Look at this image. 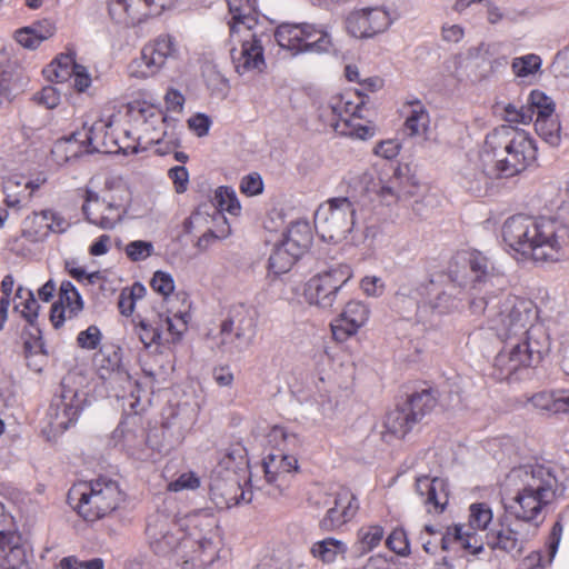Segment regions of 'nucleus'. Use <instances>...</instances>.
I'll use <instances>...</instances> for the list:
<instances>
[{"mask_svg": "<svg viewBox=\"0 0 569 569\" xmlns=\"http://www.w3.org/2000/svg\"><path fill=\"white\" fill-rule=\"evenodd\" d=\"M450 277L456 282L470 283L471 312L485 315L489 328L505 341L493 365L498 379L508 380L519 369L541 360L548 339L542 326L535 323L533 302L505 292V273L487 256L480 251L457 256Z\"/></svg>", "mask_w": 569, "mask_h": 569, "instance_id": "obj_1", "label": "nucleus"}, {"mask_svg": "<svg viewBox=\"0 0 569 569\" xmlns=\"http://www.w3.org/2000/svg\"><path fill=\"white\" fill-rule=\"evenodd\" d=\"M502 238L507 246L538 262H553L569 252V229L557 219L518 214L506 220Z\"/></svg>", "mask_w": 569, "mask_h": 569, "instance_id": "obj_2", "label": "nucleus"}, {"mask_svg": "<svg viewBox=\"0 0 569 569\" xmlns=\"http://www.w3.org/2000/svg\"><path fill=\"white\" fill-rule=\"evenodd\" d=\"M537 148L530 134L512 126H500L487 134L482 157L492 161L498 173L505 178L523 171L536 160Z\"/></svg>", "mask_w": 569, "mask_h": 569, "instance_id": "obj_3", "label": "nucleus"}, {"mask_svg": "<svg viewBox=\"0 0 569 569\" xmlns=\"http://www.w3.org/2000/svg\"><path fill=\"white\" fill-rule=\"evenodd\" d=\"M122 500L118 483L110 479L80 482L68 492L69 505L87 521H96L110 515Z\"/></svg>", "mask_w": 569, "mask_h": 569, "instance_id": "obj_4", "label": "nucleus"}, {"mask_svg": "<svg viewBox=\"0 0 569 569\" xmlns=\"http://www.w3.org/2000/svg\"><path fill=\"white\" fill-rule=\"evenodd\" d=\"M76 375L62 378L51 399L47 418L53 433H62L73 425L88 402V393Z\"/></svg>", "mask_w": 569, "mask_h": 569, "instance_id": "obj_5", "label": "nucleus"}, {"mask_svg": "<svg viewBox=\"0 0 569 569\" xmlns=\"http://www.w3.org/2000/svg\"><path fill=\"white\" fill-rule=\"evenodd\" d=\"M131 193L127 186L118 184L104 197L87 190L82 212L87 221L103 230H112L128 212Z\"/></svg>", "mask_w": 569, "mask_h": 569, "instance_id": "obj_6", "label": "nucleus"}, {"mask_svg": "<svg viewBox=\"0 0 569 569\" xmlns=\"http://www.w3.org/2000/svg\"><path fill=\"white\" fill-rule=\"evenodd\" d=\"M130 114L141 133L138 137L137 144L120 146L124 153H137L138 146L143 141L144 146L142 149H147L151 144L166 143V148H158L156 151L160 154H166L172 147L174 141L168 133V120L163 114L162 110L151 104H140L130 107Z\"/></svg>", "mask_w": 569, "mask_h": 569, "instance_id": "obj_7", "label": "nucleus"}, {"mask_svg": "<svg viewBox=\"0 0 569 569\" xmlns=\"http://www.w3.org/2000/svg\"><path fill=\"white\" fill-rule=\"evenodd\" d=\"M356 204L347 197L327 200L315 213L317 232L325 241H343L356 223Z\"/></svg>", "mask_w": 569, "mask_h": 569, "instance_id": "obj_8", "label": "nucleus"}, {"mask_svg": "<svg viewBox=\"0 0 569 569\" xmlns=\"http://www.w3.org/2000/svg\"><path fill=\"white\" fill-rule=\"evenodd\" d=\"M257 26L231 24L230 37L233 47L230 56L236 71L239 74L261 72L266 67L262 32H258Z\"/></svg>", "mask_w": 569, "mask_h": 569, "instance_id": "obj_9", "label": "nucleus"}, {"mask_svg": "<svg viewBox=\"0 0 569 569\" xmlns=\"http://www.w3.org/2000/svg\"><path fill=\"white\" fill-rule=\"evenodd\" d=\"M179 54L176 39L170 34H160L146 43L140 57L129 63V74L137 79L154 77L168 62L177 60Z\"/></svg>", "mask_w": 569, "mask_h": 569, "instance_id": "obj_10", "label": "nucleus"}, {"mask_svg": "<svg viewBox=\"0 0 569 569\" xmlns=\"http://www.w3.org/2000/svg\"><path fill=\"white\" fill-rule=\"evenodd\" d=\"M363 100L353 103L347 94L332 98L330 104L323 110L322 117L328 118L329 124L340 134L366 140L375 134V127L362 123L360 110Z\"/></svg>", "mask_w": 569, "mask_h": 569, "instance_id": "obj_11", "label": "nucleus"}, {"mask_svg": "<svg viewBox=\"0 0 569 569\" xmlns=\"http://www.w3.org/2000/svg\"><path fill=\"white\" fill-rule=\"evenodd\" d=\"M352 277L348 264H336L313 276L306 284V297L310 303L329 308L336 301L339 290Z\"/></svg>", "mask_w": 569, "mask_h": 569, "instance_id": "obj_12", "label": "nucleus"}, {"mask_svg": "<svg viewBox=\"0 0 569 569\" xmlns=\"http://www.w3.org/2000/svg\"><path fill=\"white\" fill-rule=\"evenodd\" d=\"M537 533L535 526L523 525L513 519L510 522H500L497 528L487 532L486 539L491 549H499L512 556H519Z\"/></svg>", "mask_w": 569, "mask_h": 569, "instance_id": "obj_13", "label": "nucleus"}, {"mask_svg": "<svg viewBox=\"0 0 569 569\" xmlns=\"http://www.w3.org/2000/svg\"><path fill=\"white\" fill-rule=\"evenodd\" d=\"M146 535L154 553L167 556L174 551L182 539V531L166 513H154L148 519Z\"/></svg>", "mask_w": 569, "mask_h": 569, "instance_id": "obj_14", "label": "nucleus"}, {"mask_svg": "<svg viewBox=\"0 0 569 569\" xmlns=\"http://www.w3.org/2000/svg\"><path fill=\"white\" fill-rule=\"evenodd\" d=\"M510 482L518 486L517 490L555 498L557 480L543 466H523L512 469L508 476Z\"/></svg>", "mask_w": 569, "mask_h": 569, "instance_id": "obj_15", "label": "nucleus"}, {"mask_svg": "<svg viewBox=\"0 0 569 569\" xmlns=\"http://www.w3.org/2000/svg\"><path fill=\"white\" fill-rule=\"evenodd\" d=\"M346 30L355 38H371L385 32L391 24L387 10L373 7L351 11L346 18Z\"/></svg>", "mask_w": 569, "mask_h": 569, "instance_id": "obj_16", "label": "nucleus"}, {"mask_svg": "<svg viewBox=\"0 0 569 569\" xmlns=\"http://www.w3.org/2000/svg\"><path fill=\"white\" fill-rule=\"evenodd\" d=\"M325 497L323 506H327L328 510L320 520V527L323 530L337 529L356 516L359 507L355 495L349 489L339 488Z\"/></svg>", "mask_w": 569, "mask_h": 569, "instance_id": "obj_17", "label": "nucleus"}, {"mask_svg": "<svg viewBox=\"0 0 569 569\" xmlns=\"http://www.w3.org/2000/svg\"><path fill=\"white\" fill-rule=\"evenodd\" d=\"M552 500L553 498L517 490L512 500L506 505V510L519 522L535 526V531L538 532L545 520L543 510Z\"/></svg>", "mask_w": 569, "mask_h": 569, "instance_id": "obj_18", "label": "nucleus"}, {"mask_svg": "<svg viewBox=\"0 0 569 569\" xmlns=\"http://www.w3.org/2000/svg\"><path fill=\"white\" fill-rule=\"evenodd\" d=\"M502 178V174L496 171L492 161L486 162L482 157V149L477 159L469 161L460 173V184L471 194L477 197L486 196L491 188L493 180Z\"/></svg>", "mask_w": 569, "mask_h": 569, "instance_id": "obj_19", "label": "nucleus"}, {"mask_svg": "<svg viewBox=\"0 0 569 569\" xmlns=\"http://www.w3.org/2000/svg\"><path fill=\"white\" fill-rule=\"evenodd\" d=\"M221 333L224 337L233 333L234 339L231 341L233 348L237 351L246 350L256 335V319L252 311L244 306L233 307L228 319L221 325Z\"/></svg>", "mask_w": 569, "mask_h": 569, "instance_id": "obj_20", "label": "nucleus"}, {"mask_svg": "<svg viewBox=\"0 0 569 569\" xmlns=\"http://www.w3.org/2000/svg\"><path fill=\"white\" fill-rule=\"evenodd\" d=\"M369 308L361 301H350L340 316L331 323L336 340L345 341L368 321Z\"/></svg>", "mask_w": 569, "mask_h": 569, "instance_id": "obj_21", "label": "nucleus"}, {"mask_svg": "<svg viewBox=\"0 0 569 569\" xmlns=\"http://www.w3.org/2000/svg\"><path fill=\"white\" fill-rule=\"evenodd\" d=\"M416 492L429 513L445 511L449 501L447 480L437 477H419L416 481Z\"/></svg>", "mask_w": 569, "mask_h": 569, "instance_id": "obj_22", "label": "nucleus"}, {"mask_svg": "<svg viewBox=\"0 0 569 569\" xmlns=\"http://www.w3.org/2000/svg\"><path fill=\"white\" fill-rule=\"evenodd\" d=\"M266 479L282 492L289 485L292 472L298 471V460L290 455H269L262 463Z\"/></svg>", "mask_w": 569, "mask_h": 569, "instance_id": "obj_23", "label": "nucleus"}, {"mask_svg": "<svg viewBox=\"0 0 569 569\" xmlns=\"http://www.w3.org/2000/svg\"><path fill=\"white\" fill-rule=\"evenodd\" d=\"M0 569H28L22 537L17 531L0 530Z\"/></svg>", "mask_w": 569, "mask_h": 569, "instance_id": "obj_24", "label": "nucleus"}, {"mask_svg": "<svg viewBox=\"0 0 569 569\" xmlns=\"http://www.w3.org/2000/svg\"><path fill=\"white\" fill-rule=\"evenodd\" d=\"M210 498L219 509H228L240 502H250L251 493L241 489L236 477L227 480L214 479L210 486Z\"/></svg>", "mask_w": 569, "mask_h": 569, "instance_id": "obj_25", "label": "nucleus"}, {"mask_svg": "<svg viewBox=\"0 0 569 569\" xmlns=\"http://www.w3.org/2000/svg\"><path fill=\"white\" fill-rule=\"evenodd\" d=\"M109 13L116 22L126 26L139 23L153 16L148 0H110Z\"/></svg>", "mask_w": 569, "mask_h": 569, "instance_id": "obj_26", "label": "nucleus"}, {"mask_svg": "<svg viewBox=\"0 0 569 569\" xmlns=\"http://www.w3.org/2000/svg\"><path fill=\"white\" fill-rule=\"evenodd\" d=\"M22 74L14 61L0 53V106L11 102L23 91Z\"/></svg>", "mask_w": 569, "mask_h": 569, "instance_id": "obj_27", "label": "nucleus"}, {"mask_svg": "<svg viewBox=\"0 0 569 569\" xmlns=\"http://www.w3.org/2000/svg\"><path fill=\"white\" fill-rule=\"evenodd\" d=\"M59 300L62 307L54 305L51 311V321L56 328H59L64 319L77 316L83 308L81 296L70 281L61 283Z\"/></svg>", "mask_w": 569, "mask_h": 569, "instance_id": "obj_28", "label": "nucleus"}, {"mask_svg": "<svg viewBox=\"0 0 569 569\" xmlns=\"http://www.w3.org/2000/svg\"><path fill=\"white\" fill-rule=\"evenodd\" d=\"M408 167L393 168L392 176L382 182L379 189V194L387 202L409 198L413 194L415 186L408 176Z\"/></svg>", "mask_w": 569, "mask_h": 569, "instance_id": "obj_29", "label": "nucleus"}, {"mask_svg": "<svg viewBox=\"0 0 569 569\" xmlns=\"http://www.w3.org/2000/svg\"><path fill=\"white\" fill-rule=\"evenodd\" d=\"M439 543L443 550H448L451 545H458L460 548L472 555H478L483 550V543L470 528L462 526L448 527L445 533H440Z\"/></svg>", "mask_w": 569, "mask_h": 569, "instance_id": "obj_30", "label": "nucleus"}, {"mask_svg": "<svg viewBox=\"0 0 569 569\" xmlns=\"http://www.w3.org/2000/svg\"><path fill=\"white\" fill-rule=\"evenodd\" d=\"M562 531L561 522L557 521L549 536L547 558L543 557L541 551H533L521 560L518 569H546L552 562L557 553Z\"/></svg>", "mask_w": 569, "mask_h": 569, "instance_id": "obj_31", "label": "nucleus"}, {"mask_svg": "<svg viewBox=\"0 0 569 569\" xmlns=\"http://www.w3.org/2000/svg\"><path fill=\"white\" fill-rule=\"evenodd\" d=\"M312 229L307 220H297L290 223L283 234L282 242L298 256L308 251L312 243Z\"/></svg>", "mask_w": 569, "mask_h": 569, "instance_id": "obj_32", "label": "nucleus"}, {"mask_svg": "<svg viewBox=\"0 0 569 569\" xmlns=\"http://www.w3.org/2000/svg\"><path fill=\"white\" fill-rule=\"evenodd\" d=\"M347 551V545L335 538H326L321 541H317L312 545L310 550L316 559L326 565L333 563L339 558L343 559Z\"/></svg>", "mask_w": 569, "mask_h": 569, "instance_id": "obj_33", "label": "nucleus"}, {"mask_svg": "<svg viewBox=\"0 0 569 569\" xmlns=\"http://www.w3.org/2000/svg\"><path fill=\"white\" fill-rule=\"evenodd\" d=\"M429 124L430 117L425 106L419 101L411 102L405 122V132L409 137H421L427 134Z\"/></svg>", "mask_w": 569, "mask_h": 569, "instance_id": "obj_34", "label": "nucleus"}, {"mask_svg": "<svg viewBox=\"0 0 569 569\" xmlns=\"http://www.w3.org/2000/svg\"><path fill=\"white\" fill-rule=\"evenodd\" d=\"M417 423L436 406V397L429 389L412 393L402 405Z\"/></svg>", "mask_w": 569, "mask_h": 569, "instance_id": "obj_35", "label": "nucleus"}, {"mask_svg": "<svg viewBox=\"0 0 569 569\" xmlns=\"http://www.w3.org/2000/svg\"><path fill=\"white\" fill-rule=\"evenodd\" d=\"M300 258L282 241L274 246L268 261V270L274 276L288 272L295 262Z\"/></svg>", "mask_w": 569, "mask_h": 569, "instance_id": "obj_36", "label": "nucleus"}, {"mask_svg": "<svg viewBox=\"0 0 569 569\" xmlns=\"http://www.w3.org/2000/svg\"><path fill=\"white\" fill-rule=\"evenodd\" d=\"M21 234L30 242H40L48 238L49 231L44 210L34 211L24 218Z\"/></svg>", "mask_w": 569, "mask_h": 569, "instance_id": "obj_37", "label": "nucleus"}, {"mask_svg": "<svg viewBox=\"0 0 569 569\" xmlns=\"http://www.w3.org/2000/svg\"><path fill=\"white\" fill-rule=\"evenodd\" d=\"M231 14V24L257 26L256 0H227Z\"/></svg>", "mask_w": 569, "mask_h": 569, "instance_id": "obj_38", "label": "nucleus"}, {"mask_svg": "<svg viewBox=\"0 0 569 569\" xmlns=\"http://www.w3.org/2000/svg\"><path fill=\"white\" fill-rule=\"evenodd\" d=\"M302 29L308 31V40L306 36L301 37L300 52L315 51V52H327L331 48V37L323 29L318 28L313 24L303 23Z\"/></svg>", "mask_w": 569, "mask_h": 569, "instance_id": "obj_39", "label": "nucleus"}, {"mask_svg": "<svg viewBox=\"0 0 569 569\" xmlns=\"http://www.w3.org/2000/svg\"><path fill=\"white\" fill-rule=\"evenodd\" d=\"M303 23H282L280 24L274 33L278 44L288 50L300 52L301 37L308 38V31L302 29Z\"/></svg>", "mask_w": 569, "mask_h": 569, "instance_id": "obj_40", "label": "nucleus"}, {"mask_svg": "<svg viewBox=\"0 0 569 569\" xmlns=\"http://www.w3.org/2000/svg\"><path fill=\"white\" fill-rule=\"evenodd\" d=\"M415 425L410 412L403 406L389 411L385 419L386 430L398 438H403Z\"/></svg>", "mask_w": 569, "mask_h": 569, "instance_id": "obj_41", "label": "nucleus"}, {"mask_svg": "<svg viewBox=\"0 0 569 569\" xmlns=\"http://www.w3.org/2000/svg\"><path fill=\"white\" fill-rule=\"evenodd\" d=\"M529 402H531L536 409L548 413L568 412V407L566 401H563V392L541 391L529 398Z\"/></svg>", "mask_w": 569, "mask_h": 569, "instance_id": "obj_42", "label": "nucleus"}, {"mask_svg": "<svg viewBox=\"0 0 569 569\" xmlns=\"http://www.w3.org/2000/svg\"><path fill=\"white\" fill-rule=\"evenodd\" d=\"M535 128L538 136L551 147H558L561 142V127L558 118L547 116L542 118H536Z\"/></svg>", "mask_w": 569, "mask_h": 569, "instance_id": "obj_43", "label": "nucleus"}, {"mask_svg": "<svg viewBox=\"0 0 569 569\" xmlns=\"http://www.w3.org/2000/svg\"><path fill=\"white\" fill-rule=\"evenodd\" d=\"M385 530L379 525H369L361 527L357 532L356 547L360 555L373 550L383 539Z\"/></svg>", "mask_w": 569, "mask_h": 569, "instance_id": "obj_44", "label": "nucleus"}, {"mask_svg": "<svg viewBox=\"0 0 569 569\" xmlns=\"http://www.w3.org/2000/svg\"><path fill=\"white\" fill-rule=\"evenodd\" d=\"M136 335L146 348L152 345H159L161 340L162 329L159 315L154 319H142L134 328Z\"/></svg>", "mask_w": 569, "mask_h": 569, "instance_id": "obj_45", "label": "nucleus"}, {"mask_svg": "<svg viewBox=\"0 0 569 569\" xmlns=\"http://www.w3.org/2000/svg\"><path fill=\"white\" fill-rule=\"evenodd\" d=\"M201 517H203V520H204V523H203L204 528H202L201 531H206V533H204V536H202L198 539L199 548L202 551H207V550L214 551L216 550L214 539L218 537L217 521L211 515H209L206 511H201V512L194 515L191 521L196 522L198 520V518H201Z\"/></svg>", "mask_w": 569, "mask_h": 569, "instance_id": "obj_46", "label": "nucleus"}, {"mask_svg": "<svg viewBox=\"0 0 569 569\" xmlns=\"http://www.w3.org/2000/svg\"><path fill=\"white\" fill-rule=\"evenodd\" d=\"M526 107L531 109L532 116L537 114V118L555 114V102L540 90H532L528 98Z\"/></svg>", "mask_w": 569, "mask_h": 569, "instance_id": "obj_47", "label": "nucleus"}, {"mask_svg": "<svg viewBox=\"0 0 569 569\" xmlns=\"http://www.w3.org/2000/svg\"><path fill=\"white\" fill-rule=\"evenodd\" d=\"M212 203L220 211H228L231 214H237L240 211L237 196L229 187H219L214 192Z\"/></svg>", "mask_w": 569, "mask_h": 569, "instance_id": "obj_48", "label": "nucleus"}, {"mask_svg": "<svg viewBox=\"0 0 569 569\" xmlns=\"http://www.w3.org/2000/svg\"><path fill=\"white\" fill-rule=\"evenodd\" d=\"M109 126V123L102 120H98L89 128V130L86 132L84 140L89 147L87 150L88 152H111V150L102 149L107 147V143L104 141V136L102 137L101 133ZM80 142L83 143V141Z\"/></svg>", "mask_w": 569, "mask_h": 569, "instance_id": "obj_49", "label": "nucleus"}, {"mask_svg": "<svg viewBox=\"0 0 569 569\" xmlns=\"http://www.w3.org/2000/svg\"><path fill=\"white\" fill-rule=\"evenodd\" d=\"M74 60L73 53L61 54L56 59L54 63H51L49 72L54 74V79L57 82H63L71 77V73L74 71L76 67H79Z\"/></svg>", "mask_w": 569, "mask_h": 569, "instance_id": "obj_50", "label": "nucleus"}, {"mask_svg": "<svg viewBox=\"0 0 569 569\" xmlns=\"http://www.w3.org/2000/svg\"><path fill=\"white\" fill-rule=\"evenodd\" d=\"M189 319L190 316L187 312L174 313L173 317L159 315L161 329L163 330L166 328L173 337V340L180 339L182 333L187 330Z\"/></svg>", "mask_w": 569, "mask_h": 569, "instance_id": "obj_51", "label": "nucleus"}, {"mask_svg": "<svg viewBox=\"0 0 569 569\" xmlns=\"http://www.w3.org/2000/svg\"><path fill=\"white\" fill-rule=\"evenodd\" d=\"M512 71L517 77L525 78L535 74L541 67L539 56L530 53L523 57L515 58L512 61Z\"/></svg>", "mask_w": 569, "mask_h": 569, "instance_id": "obj_52", "label": "nucleus"}, {"mask_svg": "<svg viewBox=\"0 0 569 569\" xmlns=\"http://www.w3.org/2000/svg\"><path fill=\"white\" fill-rule=\"evenodd\" d=\"M491 521L492 511L489 506L486 503H473L470 506V529L486 530Z\"/></svg>", "mask_w": 569, "mask_h": 569, "instance_id": "obj_53", "label": "nucleus"}, {"mask_svg": "<svg viewBox=\"0 0 569 569\" xmlns=\"http://www.w3.org/2000/svg\"><path fill=\"white\" fill-rule=\"evenodd\" d=\"M431 289L429 292V305L433 310L445 313L453 306V299L450 293L442 290L433 281L430 282Z\"/></svg>", "mask_w": 569, "mask_h": 569, "instance_id": "obj_54", "label": "nucleus"}, {"mask_svg": "<svg viewBox=\"0 0 569 569\" xmlns=\"http://www.w3.org/2000/svg\"><path fill=\"white\" fill-rule=\"evenodd\" d=\"M503 117L505 120L508 122H516V123H529L532 121V112L529 107L521 106L517 107L512 103H508L503 108Z\"/></svg>", "mask_w": 569, "mask_h": 569, "instance_id": "obj_55", "label": "nucleus"}, {"mask_svg": "<svg viewBox=\"0 0 569 569\" xmlns=\"http://www.w3.org/2000/svg\"><path fill=\"white\" fill-rule=\"evenodd\" d=\"M126 253L132 261L146 260L153 253V244L143 240L131 241L126 247Z\"/></svg>", "mask_w": 569, "mask_h": 569, "instance_id": "obj_56", "label": "nucleus"}, {"mask_svg": "<svg viewBox=\"0 0 569 569\" xmlns=\"http://www.w3.org/2000/svg\"><path fill=\"white\" fill-rule=\"evenodd\" d=\"M387 547L400 556L409 553V542L402 529H395L386 539Z\"/></svg>", "mask_w": 569, "mask_h": 569, "instance_id": "obj_57", "label": "nucleus"}, {"mask_svg": "<svg viewBox=\"0 0 569 569\" xmlns=\"http://www.w3.org/2000/svg\"><path fill=\"white\" fill-rule=\"evenodd\" d=\"M44 214L47 216L49 234L64 233L71 226V223L61 213L52 209H46Z\"/></svg>", "mask_w": 569, "mask_h": 569, "instance_id": "obj_58", "label": "nucleus"}, {"mask_svg": "<svg viewBox=\"0 0 569 569\" xmlns=\"http://www.w3.org/2000/svg\"><path fill=\"white\" fill-rule=\"evenodd\" d=\"M151 287L156 292L167 297L173 291L174 281L169 273L157 271L151 279Z\"/></svg>", "mask_w": 569, "mask_h": 569, "instance_id": "obj_59", "label": "nucleus"}, {"mask_svg": "<svg viewBox=\"0 0 569 569\" xmlns=\"http://www.w3.org/2000/svg\"><path fill=\"white\" fill-rule=\"evenodd\" d=\"M200 485V479L193 472H186L180 475L176 480L171 481L168 485V489L170 491H181V490H193L198 488Z\"/></svg>", "mask_w": 569, "mask_h": 569, "instance_id": "obj_60", "label": "nucleus"}, {"mask_svg": "<svg viewBox=\"0 0 569 569\" xmlns=\"http://www.w3.org/2000/svg\"><path fill=\"white\" fill-rule=\"evenodd\" d=\"M168 174L174 184V190L178 193H182L187 190L189 183V173L186 167L176 166L169 170Z\"/></svg>", "mask_w": 569, "mask_h": 569, "instance_id": "obj_61", "label": "nucleus"}, {"mask_svg": "<svg viewBox=\"0 0 569 569\" xmlns=\"http://www.w3.org/2000/svg\"><path fill=\"white\" fill-rule=\"evenodd\" d=\"M100 330L96 326H90L87 330L81 331L78 336V343L84 349H96L100 342Z\"/></svg>", "mask_w": 569, "mask_h": 569, "instance_id": "obj_62", "label": "nucleus"}, {"mask_svg": "<svg viewBox=\"0 0 569 569\" xmlns=\"http://www.w3.org/2000/svg\"><path fill=\"white\" fill-rule=\"evenodd\" d=\"M34 99L47 109H53L60 103V94L54 87H44Z\"/></svg>", "mask_w": 569, "mask_h": 569, "instance_id": "obj_63", "label": "nucleus"}, {"mask_svg": "<svg viewBox=\"0 0 569 569\" xmlns=\"http://www.w3.org/2000/svg\"><path fill=\"white\" fill-rule=\"evenodd\" d=\"M552 71L557 77L569 78V46L557 53L552 62Z\"/></svg>", "mask_w": 569, "mask_h": 569, "instance_id": "obj_64", "label": "nucleus"}]
</instances>
